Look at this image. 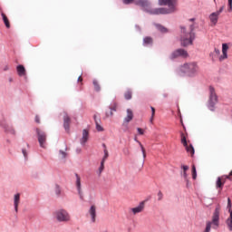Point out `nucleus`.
I'll return each mask as SVG.
<instances>
[{
	"instance_id": "nucleus-1",
	"label": "nucleus",
	"mask_w": 232,
	"mask_h": 232,
	"mask_svg": "<svg viewBox=\"0 0 232 232\" xmlns=\"http://www.w3.org/2000/svg\"><path fill=\"white\" fill-rule=\"evenodd\" d=\"M159 5L160 6H169V8H156L152 11V14L155 15L166 14H173V12H177V0H159Z\"/></svg>"
},
{
	"instance_id": "nucleus-2",
	"label": "nucleus",
	"mask_w": 232,
	"mask_h": 232,
	"mask_svg": "<svg viewBox=\"0 0 232 232\" xmlns=\"http://www.w3.org/2000/svg\"><path fill=\"white\" fill-rule=\"evenodd\" d=\"M181 34H180V41L181 46H189V44H193V40L196 37L195 33V24H191L189 26V30L186 29V27L181 26Z\"/></svg>"
},
{
	"instance_id": "nucleus-3",
	"label": "nucleus",
	"mask_w": 232,
	"mask_h": 232,
	"mask_svg": "<svg viewBox=\"0 0 232 232\" xmlns=\"http://www.w3.org/2000/svg\"><path fill=\"white\" fill-rule=\"evenodd\" d=\"M200 68L196 62L186 63L179 67L180 73L188 77H195L199 72Z\"/></svg>"
},
{
	"instance_id": "nucleus-4",
	"label": "nucleus",
	"mask_w": 232,
	"mask_h": 232,
	"mask_svg": "<svg viewBox=\"0 0 232 232\" xmlns=\"http://www.w3.org/2000/svg\"><path fill=\"white\" fill-rule=\"evenodd\" d=\"M229 50V45L227 44H222V54L220 55V51L218 48H215L214 52L210 53L209 57L212 61H217L218 58L219 63L226 61L227 59V52Z\"/></svg>"
},
{
	"instance_id": "nucleus-5",
	"label": "nucleus",
	"mask_w": 232,
	"mask_h": 232,
	"mask_svg": "<svg viewBox=\"0 0 232 232\" xmlns=\"http://www.w3.org/2000/svg\"><path fill=\"white\" fill-rule=\"evenodd\" d=\"M217 104H218V95H217V91H215L213 86H209L208 101V110L210 111H215V110H217Z\"/></svg>"
},
{
	"instance_id": "nucleus-6",
	"label": "nucleus",
	"mask_w": 232,
	"mask_h": 232,
	"mask_svg": "<svg viewBox=\"0 0 232 232\" xmlns=\"http://www.w3.org/2000/svg\"><path fill=\"white\" fill-rule=\"evenodd\" d=\"M219 220H220V206H218L216 208H215V211L213 213V216H212V222L211 221H208L207 223V227H206V229L204 232H209L211 231V226L213 224V227L214 229H217V227H218L219 226Z\"/></svg>"
},
{
	"instance_id": "nucleus-7",
	"label": "nucleus",
	"mask_w": 232,
	"mask_h": 232,
	"mask_svg": "<svg viewBox=\"0 0 232 232\" xmlns=\"http://www.w3.org/2000/svg\"><path fill=\"white\" fill-rule=\"evenodd\" d=\"M124 5H131V3H134V5H137V6H140L142 10H145L146 12H150L151 8V4L149 0H122Z\"/></svg>"
},
{
	"instance_id": "nucleus-8",
	"label": "nucleus",
	"mask_w": 232,
	"mask_h": 232,
	"mask_svg": "<svg viewBox=\"0 0 232 232\" xmlns=\"http://www.w3.org/2000/svg\"><path fill=\"white\" fill-rule=\"evenodd\" d=\"M54 217L58 222H70V213L64 209H59L54 212Z\"/></svg>"
},
{
	"instance_id": "nucleus-9",
	"label": "nucleus",
	"mask_w": 232,
	"mask_h": 232,
	"mask_svg": "<svg viewBox=\"0 0 232 232\" xmlns=\"http://www.w3.org/2000/svg\"><path fill=\"white\" fill-rule=\"evenodd\" d=\"M36 135H37L38 142L40 144V148H46V139H47L46 132L37 128Z\"/></svg>"
},
{
	"instance_id": "nucleus-10",
	"label": "nucleus",
	"mask_w": 232,
	"mask_h": 232,
	"mask_svg": "<svg viewBox=\"0 0 232 232\" xmlns=\"http://www.w3.org/2000/svg\"><path fill=\"white\" fill-rule=\"evenodd\" d=\"M177 57H188V51L184 49H178L174 51L170 55V59H177Z\"/></svg>"
},
{
	"instance_id": "nucleus-11",
	"label": "nucleus",
	"mask_w": 232,
	"mask_h": 232,
	"mask_svg": "<svg viewBox=\"0 0 232 232\" xmlns=\"http://www.w3.org/2000/svg\"><path fill=\"white\" fill-rule=\"evenodd\" d=\"M133 121V111L131 109H127V116L123 120V126L128 127L127 124Z\"/></svg>"
},
{
	"instance_id": "nucleus-12",
	"label": "nucleus",
	"mask_w": 232,
	"mask_h": 232,
	"mask_svg": "<svg viewBox=\"0 0 232 232\" xmlns=\"http://www.w3.org/2000/svg\"><path fill=\"white\" fill-rule=\"evenodd\" d=\"M70 124H72V119H70L68 113L63 112V128L66 131H70Z\"/></svg>"
},
{
	"instance_id": "nucleus-13",
	"label": "nucleus",
	"mask_w": 232,
	"mask_h": 232,
	"mask_svg": "<svg viewBox=\"0 0 232 232\" xmlns=\"http://www.w3.org/2000/svg\"><path fill=\"white\" fill-rule=\"evenodd\" d=\"M88 139H90V130L84 129L82 130V137L80 140L82 146H84L88 142Z\"/></svg>"
},
{
	"instance_id": "nucleus-14",
	"label": "nucleus",
	"mask_w": 232,
	"mask_h": 232,
	"mask_svg": "<svg viewBox=\"0 0 232 232\" xmlns=\"http://www.w3.org/2000/svg\"><path fill=\"white\" fill-rule=\"evenodd\" d=\"M89 215L91 216L92 222L95 223L97 218V207L95 205H92L89 209Z\"/></svg>"
},
{
	"instance_id": "nucleus-15",
	"label": "nucleus",
	"mask_w": 232,
	"mask_h": 232,
	"mask_svg": "<svg viewBox=\"0 0 232 232\" xmlns=\"http://www.w3.org/2000/svg\"><path fill=\"white\" fill-rule=\"evenodd\" d=\"M218 17L219 14H218L216 12L209 14L208 19L211 23V26H217V23H218Z\"/></svg>"
},
{
	"instance_id": "nucleus-16",
	"label": "nucleus",
	"mask_w": 232,
	"mask_h": 232,
	"mask_svg": "<svg viewBox=\"0 0 232 232\" xmlns=\"http://www.w3.org/2000/svg\"><path fill=\"white\" fill-rule=\"evenodd\" d=\"M19 204H21V194H15L14 198V211L17 213L19 211Z\"/></svg>"
},
{
	"instance_id": "nucleus-17",
	"label": "nucleus",
	"mask_w": 232,
	"mask_h": 232,
	"mask_svg": "<svg viewBox=\"0 0 232 232\" xmlns=\"http://www.w3.org/2000/svg\"><path fill=\"white\" fill-rule=\"evenodd\" d=\"M1 126L7 133H11V135H15V129L13 126H9L8 123L2 122Z\"/></svg>"
},
{
	"instance_id": "nucleus-18",
	"label": "nucleus",
	"mask_w": 232,
	"mask_h": 232,
	"mask_svg": "<svg viewBox=\"0 0 232 232\" xmlns=\"http://www.w3.org/2000/svg\"><path fill=\"white\" fill-rule=\"evenodd\" d=\"M224 184H226V177L218 178V180L216 182L217 189H220V191H222V188H224Z\"/></svg>"
},
{
	"instance_id": "nucleus-19",
	"label": "nucleus",
	"mask_w": 232,
	"mask_h": 232,
	"mask_svg": "<svg viewBox=\"0 0 232 232\" xmlns=\"http://www.w3.org/2000/svg\"><path fill=\"white\" fill-rule=\"evenodd\" d=\"M76 188L78 190V194L80 195V198L82 199V188L81 187V177H79L78 174H76Z\"/></svg>"
},
{
	"instance_id": "nucleus-20",
	"label": "nucleus",
	"mask_w": 232,
	"mask_h": 232,
	"mask_svg": "<svg viewBox=\"0 0 232 232\" xmlns=\"http://www.w3.org/2000/svg\"><path fill=\"white\" fill-rule=\"evenodd\" d=\"M131 211L133 215H137V213H142V211H144V202H141L138 207L131 208Z\"/></svg>"
},
{
	"instance_id": "nucleus-21",
	"label": "nucleus",
	"mask_w": 232,
	"mask_h": 232,
	"mask_svg": "<svg viewBox=\"0 0 232 232\" xmlns=\"http://www.w3.org/2000/svg\"><path fill=\"white\" fill-rule=\"evenodd\" d=\"M94 122L96 124V130L97 131H104V128L101 126V119H97V114L93 115Z\"/></svg>"
},
{
	"instance_id": "nucleus-22",
	"label": "nucleus",
	"mask_w": 232,
	"mask_h": 232,
	"mask_svg": "<svg viewBox=\"0 0 232 232\" xmlns=\"http://www.w3.org/2000/svg\"><path fill=\"white\" fill-rule=\"evenodd\" d=\"M16 71L19 77H24V75H26V69L24 68V65H18L16 67Z\"/></svg>"
},
{
	"instance_id": "nucleus-23",
	"label": "nucleus",
	"mask_w": 232,
	"mask_h": 232,
	"mask_svg": "<svg viewBox=\"0 0 232 232\" xmlns=\"http://www.w3.org/2000/svg\"><path fill=\"white\" fill-rule=\"evenodd\" d=\"M156 28L161 34H168V32H169V30L168 28H166L165 26L160 25V24H156Z\"/></svg>"
},
{
	"instance_id": "nucleus-24",
	"label": "nucleus",
	"mask_w": 232,
	"mask_h": 232,
	"mask_svg": "<svg viewBox=\"0 0 232 232\" xmlns=\"http://www.w3.org/2000/svg\"><path fill=\"white\" fill-rule=\"evenodd\" d=\"M184 148H186L187 153H190L191 157H193V155H195V149L193 148V145H188L184 146Z\"/></svg>"
},
{
	"instance_id": "nucleus-25",
	"label": "nucleus",
	"mask_w": 232,
	"mask_h": 232,
	"mask_svg": "<svg viewBox=\"0 0 232 232\" xmlns=\"http://www.w3.org/2000/svg\"><path fill=\"white\" fill-rule=\"evenodd\" d=\"M2 17L6 28H10V21L8 20V17H6V14H5V13H2Z\"/></svg>"
},
{
	"instance_id": "nucleus-26",
	"label": "nucleus",
	"mask_w": 232,
	"mask_h": 232,
	"mask_svg": "<svg viewBox=\"0 0 232 232\" xmlns=\"http://www.w3.org/2000/svg\"><path fill=\"white\" fill-rule=\"evenodd\" d=\"M103 148H104V150H103V153H104V156L102 160V162H106V160L108 159V157L110 156L109 153H108V149L106 148V144H103Z\"/></svg>"
},
{
	"instance_id": "nucleus-27",
	"label": "nucleus",
	"mask_w": 232,
	"mask_h": 232,
	"mask_svg": "<svg viewBox=\"0 0 232 232\" xmlns=\"http://www.w3.org/2000/svg\"><path fill=\"white\" fill-rule=\"evenodd\" d=\"M144 44H153V38L147 36L143 39Z\"/></svg>"
},
{
	"instance_id": "nucleus-28",
	"label": "nucleus",
	"mask_w": 232,
	"mask_h": 232,
	"mask_svg": "<svg viewBox=\"0 0 232 232\" xmlns=\"http://www.w3.org/2000/svg\"><path fill=\"white\" fill-rule=\"evenodd\" d=\"M92 84L94 86L95 92H101V85H99V82H97V80H94Z\"/></svg>"
},
{
	"instance_id": "nucleus-29",
	"label": "nucleus",
	"mask_w": 232,
	"mask_h": 232,
	"mask_svg": "<svg viewBox=\"0 0 232 232\" xmlns=\"http://www.w3.org/2000/svg\"><path fill=\"white\" fill-rule=\"evenodd\" d=\"M132 97V92L131 91L128 90L125 93H124V98L127 100V101H130Z\"/></svg>"
},
{
	"instance_id": "nucleus-30",
	"label": "nucleus",
	"mask_w": 232,
	"mask_h": 232,
	"mask_svg": "<svg viewBox=\"0 0 232 232\" xmlns=\"http://www.w3.org/2000/svg\"><path fill=\"white\" fill-rule=\"evenodd\" d=\"M140 148L141 150L142 155H143V159H146V149H144V146L142 145V143H140V141H138Z\"/></svg>"
},
{
	"instance_id": "nucleus-31",
	"label": "nucleus",
	"mask_w": 232,
	"mask_h": 232,
	"mask_svg": "<svg viewBox=\"0 0 232 232\" xmlns=\"http://www.w3.org/2000/svg\"><path fill=\"white\" fill-rule=\"evenodd\" d=\"M192 179L194 180L197 179V168L195 167V165H192Z\"/></svg>"
},
{
	"instance_id": "nucleus-32",
	"label": "nucleus",
	"mask_w": 232,
	"mask_h": 232,
	"mask_svg": "<svg viewBox=\"0 0 232 232\" xmlns=\"http://www.w3.org/2000/svg\"><path fill=\"white\" fill-rule=\"evenodd\" d=\"M181 143L183 144V146H188V140H186V136L183 132H181Z\"/></svg>"
},
{
	"instance_id": "nucleus-33",
	"label": "nucleus",
	"mask_w": 232,
	"mask_h": 232,
	"mask_svg": "<svg viewBox=\"0 0 232 232\" xmlns=\"http://www.w3.org/2000/svg\"><path fill=\"white\" fill-rule=\"evenodd\" d=\"M150 110H151V117L150 121L153 122V119H155V107H150Z\"/></svg>"
},
{
	"instance_id": "nucleus-34",
	"label": "nucleus",
	"mask_w": 232,
	"mask_h": 232,
	"mask_svg": "<svg viewBox=\"0 0 232 232\" xmlns=\"http://www.w3.org/2000/svg\"><path fill=\"white\" fill-rule=\"evenodd\" d=\"M162 198H164V194H162V191L160 190L158 192V200L160 201Z\"/></svg>"
},
{
	"instance_id": "nucleus-35",
	"label": "nucleus",
	"mask_w": 232,
	"mask_h": 232,
	"mask_svg": "<svg viewBox=\"0 0 232 232\" xmlns=\"http://www.w3.org/2000/svg\"><path fill=\"white\" fill-rule=\"evenodd\" d=\"M104 162H105V161H102V162H101V166H100V168H99L100 173H102V171H104Z\"/></svg>"
},
{
	"instance_id": "nucleus-36",
	"label": "nucleus",
	"mask_w": 232,
	"mask_h": 232,
	"mask_svg": "<svg viewBox=\"0 0 232 232\" xmlns=\"http://www.w3.org/2000/svg\"><path fill=\"white\" fill-rule=\"evenodd\" d=\"M55 194L56 195H61V188L59 187V185L55 186Z\"/></svg>"
},
{
	"instance_id": "nucleus-37",
	"label": "nucleus",
	"mask_w": 232,
	"mask_h": 232,
	"mask_svg": "<svg viewBox=\"0 0 232 232\" xmlns=\"http://www.w3.org/2000/svg\"><path fill=\"white\" fill-rule=\"evenodd\" d=\"M227 208H228V209H229V213H231V198H227Z\"/></svg>"
},
{
	"instance_id": "nucleus-38",
	"label": "nucleus",
	"mask_w": 232,
	"mask_h": 232,
	"mask_svg": "<svg viewBox=\"0 0 232 232\" xmlns=\"http://www.w3.org/2000/svg\"><path fill=\"white\" fill-rule=\"evenodd\" d=\"M228 12H232V0H228Z\"/></svg>"
},
{
	"instance_id": "nucleus-39",
	"label": "nucleus",
	"mask_w": 232,
	"mask_h": 232,
	"mask_svg": "<svg viewBox=\"0 0 232 232\" xmlns=\"http://www.w3.org/2000/svg\"><path fill=\"white\" fill-rule=\"evenodd\" d=\"M224 12V6H221L218 11L215 12L218 15H220V14Z\"/></svg>"
},
{
	"instance_id": "nucleus-40",
	"label": "nucleus",
	"mask_w": 232,
	"mask_h": 232,
	"mask_svg": "<svg viewBox=\"0 0 232 232\" xmlns=\"http://www.w3.org/2000/svg\"><path fill=\"white\" fill-rule=\"evenodd\" d=\"M137 131H138L139 135H144V130L142 129L138 128Z\"/></svg>"
},
{
	"instance_id": "nucleus-41",
	"label": "nucleus",
	"mask_w": 232,
	"mask_h": 232,
	"mask_svg": "<svg viewBox=\"0 0 232 232\" xmlns=\"http://www.w3.org/2000/svg\"><path fill=\"white\" fill-rule=\"evenodd\" d=\"M106 117H113V111H107L106 112Z\"/></svg>"
},
{
	"instance_id": "nucleus-42",
	"label": "nucleus",
	"mask_w": 232,
	"mask_h": 232,
	"mask_svg": "<svg viewBox=\"0 0 232 232\" xmlns=\"http://www.w3.org/2000/svg\"><path fill=\"white\" fill-rule=\"evenodd\" d=\"M123 153L124 155H130V149H127V148L123 149Z\"/></svg>"
},
{
	"instance_id": "nucleus-43",
	"label": "nucleus",
	"mask_w": 232,
	"mask_h": 232,
	"mask_svg": "<svg viewBox=\"0 0 232 232\" xmlns=\"http://www.w3.org/2000/svg\"><path fill=\"white\" fill-rule=\"evenodd\" d=\"M182 169H183L184 172H187L188 169H189V167L188 165H183Z\"/></svg>"
},
{
	"instance_id": "nucleus-44",
	"label": "nucleus",
	"mask_w": 232,
	"mask_h": 232,
	"mask_svg": "<svg viewBox=\"0 0 232 232\" xmlns=\"http://www.w3.org/2000/svg\"><path fill=\"white\" fill-rule=\"evenodd\" d=\"M60 153L62 155V159H66V152H64L63 150H60Z\"/></svg>"
},
{
	"instance_id": "nucleus-45",
	"label": "nucleus",
	"mask_w": 232,
	"mask_h": 232,
	"mask_svg": "<svg viewBox=\"0 0 232 232\" xmlns=\"http://www.w3.org/2000/svg\"><path fill=\"white\" fill-rule=\"evenodd\" d=\"M111 111H117V105H113L110 108Z\"/></svg>"
},
{
	"instance_id": "nucleus-46",
	"label": "nucleus",
	"mask_w": 232,
	"mask_h": 232,
	"mask_svg": "<svg viewBox=\"0 0 232 232\" xmlns=\"http://www.w3.org/2000/svg\"><path fill=\"white\" fill-rule=\"evenodd\" d=\"M35 122H37V124H41V119L37 115L35 116Z\"/></svg>"
},
{
	"instance_id": "nucleus-47",
	"label": "nucleus",
	"mask_w": 232,
	"mask_h": 232,
	"mask_svg": "<svg viewBox=\"0 0 232 232\" xmlns=\"http://www.w3.org/2000/svg\"><path fill=\"white\" fill-rule=\"evenodd\" d=\"M22 153H23L24 157H27L26 150L24 149V150H22Z\"/></svg>"
},
{
	"instance_id": "nucleus-48",
	"label": "nucleus",
	"mask_w": 232,
	"mask_h": 232,
	"mask_svg": "<svg viewBox=\"0 0 232 232\" xmlns=\"http://www.w3.org/2000/svg\"><path fill=\"white\" fill-rule=\"evenodd\" d=\"M78 82H82V76L78 77Z\"/></svg>"
},
{
	"instance_id": "nucleus-49",
	"label": "nucleus",
	"mask_w": 232,
	"mask_h": 232,
	"mask_svg": "<svg viewBox=\"0 0 232 232\" xmlns=\"http://www.w3.org/2000/svg\"><path fill=\"white\" fill-rule=\"evenodd\" d=\"M183 177H184V179H188V173L187 172H183Z\"/></svg>"
},
{
	"instance_id": "nucleus-50",
	"label": "nucleus",
	"mask_w": 232,
	"mask_h": 232,
	"mask_svg": "<svg viewBox=\"0 0 232 232\" xmlns=\"http://www.w3.org/2000/svg\"><path fill=\"white\" fill-rule=\"evenodd\" d=\"M189 21L193 23L195 21V18H191Z\"/></svg>"
},
{
	"instance_id": "nucleus-51",
	"label": "nucleus",
	"mask_w": 232,
	"mask_h": 232,
	"mask_svg": "<svg viewBox=\"0 0 232 232\" xmlns=\"http://www.w3.org/2000/svg\"><path fill=\"white\" fill-rule=\"evenodd\" d=\"M5 70H8V66L7 65L5 66Z\"/></svg>"
}]
</instances>
